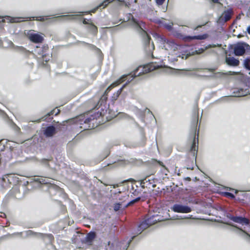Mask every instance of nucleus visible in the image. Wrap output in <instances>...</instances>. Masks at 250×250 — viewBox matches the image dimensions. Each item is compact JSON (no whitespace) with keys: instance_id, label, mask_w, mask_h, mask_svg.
Wrapping results in <instances>:
<instances>
[{"instance_id":"nucleus-1","label":"nucleus","mask_w":250,"mask_h":250,"mask_svg":"<svg viewBox=\"0 0 250 250\" xmlns=\"http://www.w3.org/2000/svg\"><path fill=\"white\" fill-rule=\"evenodd\" d=\"M159 67V65L153 63H149L144 66H140L135 69L130 74L123 75L120 79L111 84L106 89L105 92H108L112 88L118 85L123 82L126 81V83L122 86L114 94L112 98L116 100L120 95L122 90L125 85L131 82L134 78L140 76L142 74L147 73L153 71Z\"/></svg>"},{"instance_id":"nucleus-2","label":"nucleus","mask_w":250,"mask_h":250,"mask_svg":"<svg viewBox=\"0 0 250 250\" xmlns=\"http://www.w3.org/2000/svg\"><path fill=\"white\" fill-rule=\"evenodd\" d=\"M156 40L159 46L168 52L169 55L174 56L178 60V58L186 59L187 55L182 54L180 51L181 46L176 43L173 40H167L164 36L156 35Z\"/></svg>"},{"instance_id":"nucleus-3","label":"nucleus","mask_w":250,"mask_h":250,"mask_svg":"<svg viewBox=\"0 0 250 250\" xmlns=\"http://www.w3.org/2000/svg\"><path fill=\"white\" fill-rule=\"evenodd\" d=\"M127 19L130 24L139 31L142 36L145 49L148 53H151L154 49V45L153 42L150 43L151 38L144 29V23L134 19L132 15L130 13L127 14Z\"/></svg>"},{"instance_id":"nucleus-4","label":"nucleus","mask_w":250,"mask_h":250,"mask_svg":"<svg viewBox=\"0 0 250 250\" xmlns=\"http://www.w3.org/2000/svg\"><path fill=\"white\" fill-rule=\"evenodd\" d=\"M250 53V46L245 42H238L234 47V53L236 56H242Z\"/></svg>"},{"instance_id":"nucleus-5","label":"nucleus","mask_w":250,"mask_h":250,"mask_svg":"<svg viewBox=\"0 0 250 250\" xmlns=\"http://www.w3.org/2000/svg\"><path fill=\"white\" fill-rule=\"evenodd\" d=\"M209 71L211 74L208 76L215 79H226L228 76L233 75L235 73L234 72L231 71H228L227 72L217 71L216 68L215 67L210 68Z\"/></svg>"},{"instance_id":"nucleus-6","label":"nucleus","mask_w":250,"mask_h":250,"mask_svg":"<svg viewBox=\"0 0 250 250\" xmlns=\"http://www.w3.org/2000/svg\"><path fill=\"white\" fill-rule=\"evenodd\" d=\"M35 181L42 184L49 185L48 191L50 194H53V191H56L59 189V187L52 183L53 179L50 178L41 177L36 179Z\"/></svg>"},{"instance_id":"nucleus-7","label":"nucleus","mask_w":250,"mask_h":250,"mask_svg":"<svg viewBox=\"0 0 250 250\" xmlns=\"http://www.w3.org/2000/svg\"><path fill=\"white\" fill-rule=\"evenodd\" d=\"M172 211L177 213H188L192 211L190 207L187 205H184L180 203L174 204L171 208Z\"/></svg>"},{"instance_id":"nucleus-8","label":"nucleus","mask_w":250,"mask_h":250,"mask_svg":"<svg viewBox=\"0 0 250 250\" xmlns=\"http://www.w3.org/2000/svg\"><path fill=\"white\" fill-rule=\"evenodd\" d=\"M220 222L226 224L227 225L230 226L233 228H234L237 229V230L234 229L233 231H235L238 234L242 236L246 241L250 242V234L247 232L245 230H243L242 229L238 227L237 225H234L232 223L228 222L225 223L223 221H221Z\"/></svg>"},{"instance_id":"nucleus-9","label":"nucleus","mask_w":250,"mask_h":250,"mask_svg":"<svg viewBox=\"0 0 250 250\" xmlns=\"http://www.w3.org/2000/svg\"><path fill=\"white\" fill-rule=\"evenodd\" d=\"M226 216L228 218H229L233 222L241 224L242 225L248 226L250 225V223L249 219L245 217L237 216H234L232 215L230 213H227Z\"/></svg>"},{"instance_id":"nucleus-10","label":"nucleus","mask_w":250,"mask_h":250,"mask_svg":"<svg viewBox=\"0 0 250 250\" xmlns=\"http://www.w3.org/2000/svg\"><path fill=\"white\" fill-rule=\"evenodd\" d=\"M28 38L32 42L35 43L42 42L43 40V36L34 31L30 30L27 33Z\"/></svg>"},{"instance_id":"nucleus-11","label":"nucleus","mask_w":250,"mask_h":250,"mask_svg":"<svg viewBox=\"0 0 250 250\" xmlns=\"http://www.w3.org/2000/svg\"><path fill=\"white\" fill-rule=\"evenodd\" d=\"M140 185L143 188L153 189L155 187L154 180L150 176L146 177L141 181Z\"/></svg>"},{"instance_id":"nucleus-12","label":"nucleus","mask_w":250,"mask_h":250,"mask_svg":"<svg viewBox=\"0 0 250 250\" xmlns=\"http://www.w3.org/2000/svg\"><path fill=\"white\" fill-rule=\"evenodd\" d=\"M233 94L234 97H242L250 94V88L247 85L243 87L235 88L233 90Z\"/></svg>"},{"instance_id":"nucleus-13","label":"nucleus","mask_w":250,"mask_h":250,"mask_svg":"<svg viewBox=\"0 0 250 250\" xmlns=\"http://www.w3.org/2000/svg\"><path fill=\"white\" fill-rule=\"evenodd\" d=\"M140 200V197H138L136 198V199L129 201L127 204H125L124 202L116 203L114 204V207H113L114 210L115 211H117L119 210L120 208L124 209L125 208H126L128 206L132 205L134 203L139 201Z\"/></svg>"},{"instance_id":"nucleus-14","label":"nucleus","mask_w":250,"mask_h":250,"mask_svg":"<svg viewBox=\"0 0 250 250\" xmlns=\"http://www.w3.org/2000/svg\"><path fill=\"white\" fill-rule=\"evenodd\" d=\"M232 11L230 9L225 11L219 17L218 22L219 23L225 22L231 19Z\"/></svg>"},{"instance_id":"nucleus-15","label":"nucleus","mask_w":250,"mask_h":250,"mask_svg":"<svg viewBox=\"0 0 250 250\" xmlns=\"http://www.w3.org/2000/svg\"><path fill=\"white\" fill-rule=\"evenodd\" d=\"M180 37L185 41L188 42L190 41L193 40H202L206 39L208 37V35L207 34H204L201 35H197V36H182L181 35Z\"/></svg>"},{"instance_id":"nucleus-16","label":"nucleus","mask_w":250,"mask_h":250,"mask_svg":"<svg viewBox=\"0 0 250 250\" xmlns=\"http://www.w3.org/2000/svg\"><path fill=\"white\" fill-rule=\"evenodd\" d=\"M198 140H196L195 136H194L192 145L190 149V153L192 155L193 158L196 160L197 153L198 151Z\"/></svg>"},{"instance_id":"nucleus-17","label":"nucleus","mask_w":250,"mask_h":250,"mask_svg":"<svg viewBox=\"0 0 250 250\" xmlns=\"http://www.w3.org/2000/svg\"><path fill=\"white\" fill-rule=\"evenodd\" d=\"M82 16L80 14L65 15L54 17L53 19L59 18L63 20H80Z\"/></svg>"},{"instance_id":"nucleus-18","label":"nucleus","mask_w":250,"mask_h":250,"mask_svg":"<svg viewBox=\"0 0 250 250\" xmlns=\"http://www.w3.org/2000/svg\"><path fill=\"white\" fill-rule=\"evenodd\" d=\"M18 178L14 174L9 173L3 175V180H7L10 184L15 183L18 181Z\"/></svg>"},{"instance_id":"nucleus-19","label":"nucleus","mask_w":250,"mask_h":250,"mask_svg":"<svg viewBox=\"0 0 250 250\" xmlns=\"http://www.w3.org/2000/svg\"><path fill=\"white\" fill-rule=\"evenodd\" d=\"M56 133V128L53 126H49L44 130V134L47 137L53 136Z\"/></svg>"},{"instance_id":"nucleus-20","label":"nucleus","mask_w":250,"mask_h":250,"mask_svg":"<svg viewBox=\"0 0 250 250\" xmlns=\"http://www.w3.org/2000/svg\"><path fill=\"white\" fill-rule=\"evenodd\" d=\"M226 62L228 65L233 66H237L239 64V61L234 57H226Z\"/></svg>"},{"instance_id":"nucleus-21","label":"nucleus","mask_w":250,"mask_h":250,"mask_svg":"<svg viewBox=\"0 0 250 250\" xmlns=\"http://www.w3.org/2000/svg\"><path fill=\"white\" fill-rule=\"evenodd\" d=\"M194 69H176L175 73L179 75H197V74L195 73H188V72L194 70Z\"/></svg>"},{"instance_id":"nucleus-22","label":"nucleus","mask_w":250,"mask_h":250,"mask_svg":"<svg viewBox=\"0 0 250 250\" xmlns=\"http://www.w3.org/2000/svg\"><path fill=\"white\" fill-rule=\"evenodd\" d=\"M146 220L147 221V223L149 224L150 226L158 222L161 221V219L160 216L157 214L156 215H152L146 219Z\"/></svg>"},{"instance_id":"nucleus-23","label":"nucleus","mask_w":250,"mask_h":250,"mask_svg":"<svg viewBox=\"0 0 250 250\" xmlns=\"http://www.w3.org/2000/svg\"><path fill=\"white\" fill-rule=\"evenodd\" d=\"M149 226L150 225L147 223L146 220L142 222L139 226L138 228V232L139 234H140L143 231L148 228Z\"/></svg>"},{"instance_id":"nucleus-24","label":"nucleus","mask_w":250,"mask_h":250,"mask_svg":"<svg viewBox=\"0 0 250 250\" xmlns=\"http://www.w3.org/2000/svg\"><path fill=\"white\" fill-rule=\"evenodd\" d=\"M15 50L25 56H28L29 54L31 53V52L26 50L25 48H24L22 46H17L15 47Z\"/></svg>"},{"instance_id":"nucleus-25","label":"nucleus","mask_w":250,"mask_h":250,"mask_svg":"<svg viewBox=\"0 0 250 250\" xmlns=\"http://www.w3.org/2000/svg\"><path fill=\"white\" fill-rule=\"evenodd\" d=\"M95 233L91 231L86 235L85 238V241L87 243H91L94 239L95 238Z\"/></svg>"},{"instance_id":"nucleus-26","label":"nucleus","mask_w":250,"mask_h":250,"mask_svg":"<svg viewBox=\"0 0 250 250\" xmlns=\"http://www.w3.org/2000/svg\"><path fill=\"white\" fill-rule=\"evenodd\" d=\"M87 28L89 30V31L93 35L97 34L98 32V28L97 27L92 23H89V25H88Z\"/></svg>"},{"instance_id":"nucleus-27","label":"nucleus","mask_w":250,"mask_h":250,"mask_svg":"<svg viewBox=\"0 0 250 250\" xmlns=\"http://www.w3.org/2000/svg\"><path fill=\"white\" fill-rule=\"evenodd\" d=\"M60 112V110L58 109H54L53 110H52V111H51L50 112L48 113L44 117H43V120H46L47 119V117L51 116V115H57Z\"/></svg>"},{"instance_id":"nucleus-28","label":"nucleus","mask_w":250,"mask_h":250,"mask_svg":"<svg viewBox=\"0 0 250 250\" xmlns=\"http://www.w3.org/2000/svg\"><path fill=\"white\" fill-rule=\"evenodd\" d=\"M10 184V183H8V182H7V180H3V176L2 177L1 179H0V186L1 188H6L9 187Z\"/></svg>"},{"instance_id":"nucleus-29","label":"nucleus","mask_w":250,"mask_h":250,"mask_svg":"<svg viewBox=\"0 0 250 250\" xmlns=\"http://www.w3.org/2000/svg\"><path fill=\"white\" fill-rule=\"evenodd\" d=\"M135 237V236H133L131 238V239H129L127 241H125L123 242V245L122 246L123 250H126L127 249L132 240Z\"/></svg>"},{"instance_id":"nucleus-30","label":"nucleus","mask_w":250,"mask_h":250,"mask_svg":"<svg viewBox=\"0 0 250 250\" xmlns=\"http://www.w3.org/2000/svg\"><path fill=\"white\" fill-rule=\"evenodd\" d=\"M34 51L35 53L42 56L44 53L42 47L39 46H36L34 48Z\"/></svg>"},{"instance_id":"nucleus-31","label":"nucleus","mask_w":250,"mask_h":250,"mask_svg":"<svg viewBox=\"0 0 250 250\" xmlns=\"http://www.w3.org/2000/svg\"><path fill=\"white\" fill-rule=\"evenodd\" d=\"M243 64L246 69L250 70V59L247 58L244 60Z\"/></svg>"},{"instance_id":"nucleus-32","label":"nucleus","mask_w":250,"mask_h":250,"mask_svg":"<svg viewBox=\"0 0 250 250\" xmlns=\"http://www.w3.org/2000/svg\"><path fill=\"white\" fill-rule=\"evenodd\" d=\"M163 25L168 30L170 31L172 29L173 23L172 22H165L163 23Z\"/></svg>"},{"instance_id":"nucleus-33","label":"nucleus","mask_w":250,"mask_h":250,"mask_svg":"<svg viewBox=\"0 0 250 250\" xmlns=\"http://www.w3.org/2000/svg\"><path fill=\"white\" fill-rule=\"evenodd\" d=\"M48 16H40V17H32L33 20H34V18H36V20L38 21H43L46 20L48 19L47 18Z\"/></svg>"},{"instance_id":"nucleus-34","label":"nucleus","mask_w":250,"mask_h":250,"mask_svg":"<svg viewBox=\"0 0 250 250\" xmlns=\"http://www.w3.org/2000/svg\"><path fill=\"white\" fill-rule=\"evenodd\" d=\"M42 59L43 61H44L45 63H47V62L49 60V58H47L46 55L45 54L42 55ZM46 63H43V65H45Z\"/></svg>"},{"instance_id":"nucleus-35","label":"nucleus","mask_w":250,"mask_h":250,"mask_svg":"<svg viewBox=\"0 0 250 250\" xmlns=\"http://www.w3.org/2000/svg\"><path fill=\"white\" fill-rule=\"evenodd\" d=\"M83 22L84 24H88V25H89V23H92L91 19L87 20L86 19H83Z\"/></svg>"},{"instance_id":"nucleus-36","label":"nucleus","mask_w":250,"mask_h":250,"mask_svg":"<svg viewBox=\"0 0 250 250\" xmlns=\"http://www.w3.org/2000/svg\"><path fill=\"white\" fill-rule=\"evenodd\" d=\"M94 118L92 119L91 118H87L84 120V123L89 124L92 121H94Z\"/></svg>"},{"instance_id":"nucleus-37","label":"nucleus","mask_w":250,"mask_h":250,"mask_svg":"<svg viewBox=\"0 0 250 250\" xmlns=\"http://www.w3.org/2000/svg\"><path fill=\"white\" fill-rule=\"evenodd\" d=\"M121 28H122V26H120V24L116 25L112 28V29L113 31H117V30L121 29Z\"/></svg>"},{"instance_id":"nucleus-38","label":"nucleus","mask_w":250,"mask_h":250,"mask_svg":"<svg viewBox=\"0 0 250 250\" xmlns=\"http://www.w3.org/2000/svg\"><path fill=\"white\" fill-rule=\"evenodd\" d=\"M22 19H23V18H21V17L16 18L13 20V22H21V21H23Z\"/></svg>"},{"instance_id":"nucleus-39","label":"nucleus","mask_w":250,"mask_h":250,"mask_svg":"<svg viewBox=\"0 0 250 250\" xmlns=\"http://www.w3.org/2000/svg\"><path fill=\"white\" fill-rule=\"evenodd\" d=\"M50 163V160H43V163L45 165H46L49 167H51Z\"/></svg>"},{"instance_id":"nucleus-40","label":"nucleus","mask_w":250,"mask_h":250,"mask_svg":"<svg viewBox=\"0 0 250 250\" xmlns=\"http://www.w3.org/2000/svg\"><path fill=\"white\" fill-rule=\"evenodd\" d=\"M165 0H156V3L158 5H162Z\"/></svg>"},{"instance_id":"nucleus-41","label":"nucleus","mask_w":250,"mask_h":250,"mask_svg":"<svg viewBox=\"0 0 250 250\" xmlns=\"http://www.w3.org/2000/svg\"><path fill=\"white\" fill-rule=\"evenodd\" d=\"M22 129H24L25 130H29L30 128V127L28 125H23L22 126Z\"/></svg>"},{"instance_id":"nucleus-42","label":"nucleus","mask_w":250,"mask_h":250,"mask_svg":"<svg viewBox=\"0 0 250 250\" xmlns=\"http://www.w3.org/2000/svg\"><path fill=\"white\" fill-rule=\"evenodd\" d=\"M191 217H192V215H189L188 216H185L183 218H180V219H191V218H192ZM178 219H180V218H178Z\"/></svg>"},{"instance_id":"nucleus-43","label":"nucleus","mask_w":250,"mask_h":250,"mask_svg":"<svg viewBox=\"0 0 250 250\" xmlns=\"http://www.w3.org/2000/svg\"><path fill=\"white\" fill-rule=\"evenodd\" d=\"M227 195H229V196H230L232 198H234V195L231 193L228 192V193H227Z\"/></svg>"},{"instance_id":"nucleus-44","label":"nucleus","mask_w":250,"mask_h":250,"mask_svg":"<svg viewBox=\"0 0 250 250\" xmlns=\"http://www.w3.org/2000/svg\"><path fill=\"white\" fill-rule=\"evenodd\" d=\"M209 69H210V68H208V69H206V70H207V72L208 73V74H207V75H204V76H205V77H208V76L210 75H211V73L209 71ZM208 77H209V76H208Z\"/></svg>"},{"instance_id":"nucleus-45","label":"nucleus","mask_w":250,"mask_h":250,"mask_svg":"<svg viewBox=\"0 0 250 250\" xmlns=\"http://www.w3.org/2000/svg\"><path fill=\"white\" fill-rule=\"evenodd\" d=\"M247 32L250 35V25L247 28Z\"/></svg>"},{"instance_id":"nucleus-46","label":"nucleus","mask_w":250,"mask_h":250,"mask_svg":"<svg viewBox=\"0 0 250 250\" xmlns=\"http://www.w3.org/2000/svg\"><path fill=\"white\" fill-rule=\"evenodd\" d=\"M111 186H112V188H115L116 187H117L118 186V185H111Z\"/></svg>"},{"instance_id":"nucleus-47","label":"nucleus","mask_w":250,"mask_h":250,"mask_svg":"<svg viewBox=\"0 0 250 250\" xmlns=\"http://www.w3.org/2000/svg\"><path fill=\"white\" fill-rule=\"evenodd\" d=\"M214 3H218L219 0H211Z\"/></svg>"},{"instance_id":"nucleus-48","label":"nucleus","mask_w":250,"mask_h":250,"mask_svg":"<svg viewBox=\"0 0 250 250\" xmlns=\"http://www.w3.org/2000/svg\"><path fill=\"white\" fill-rule=\"evenodd\" d=\"M109 154V152L107 151L106 152V155H105V156L104 157V158L106 157H107Z\"/></svg>"},{"instance_id":"nucleus-49","label":"nucleus","mask_w":250,"mask_h":250,"mask_svg":"<svg viewBox=\"0 0 250 250\" xmlns=\"http://www.w3.org/2000/svg\"><path fill=\"white\" fill-rule=\"evenodd\" d=\"M88 45H89V46H90L91 47H92L93 48L95 47V46L94 45H92V44H89Z\"/></svg>"},{"instance_id":"nucleus-50","label":"nucleus","mask_w":250,"mask_h":250,"mask_svg":"<svg viewBox=\"0 0 250 250\" xmlns=\"http://www.w3.org/2000/svg\"><path fill=\"white\" fill-rule=\"evenodd\" d=\"M201 26H202L201 25H199V26H197L196 28H195L194 30H197L198 28L201 27Z\"/></svg>"},{"instance_id":"nucleus-51","label":"nucleus","mask_w":250,"mask_h":250,"mask_svg":"<svg viewBox=\"0 0 250 250\" xmlns=\"http://www.w3.org/2000/svg\"><path fill=\"white\" fill-rule=\"evenodd\" d=\"M4 216H5V214L4 213H1V215H0V217H3Z\"/></svg>"},{"instance_id":"nucleus-52","label":"nucleus","mask_w":250,"mask_h":250,"mask_svg":"<svg viewBox=\"0 0 250 250\" xmlns=\"http://www.w3.org/2000/svg\"><path fill=\"white\" fill-rule=\"evenodd\" d=\"M47 248H52L53 246L51 245H49L47 246Z\"/></svg>"},{"instance_id":"nucleus-53","label":"nucleus","mask_w":250,"mask_h":250,"mask_svg":"<svg viewBox=\"0 0 250 250\" xmlns=\"http://www.w3.org/2000/svg\"><path fill=\"white\" fill-rule=\"evenodd\" d=\"M89 12H85L84 13H88ZM79 13H83L84 12H78Z\"/></svg>"},{"instance_id":"nucleus-54","label":"nucleus","mask_w":250,"mask_h":250,"mask_svg":"<svg viewBox=\"0 0 250 250\" xmlns=\"http://www.w3.org/2000/svg\"><path fill=\"white\" fill-rule=\"evenodd\" d=\"M160 165H162L163 167H164L163 165H162V163L159 162Z\"/></svg>"},{"instance_id":"nucleus-55","label":"nucleus","mask_w":250,"mask_h":250,"mask_svg":"<svg viewBox=\"0 0 250 250\" xmlns=\"http://www.w3.org/2000/svg\"><path fill=\"white\" fill-rule=\"evenodd\" d=\"M123 115L125 117L127 115L123 113Z\"/></svg>"},{"instance_id":"nucleus-56","label":"nucleus","mask_w":250,"mask_h":250,"mask_svg":"<svg viewBox=\"0 0 250 250\" xmlns=\"http://www.w3.org/2000/svg\"><path fill=\"white\" fill-rule=\"evenodd\" d=\"M103 98H104V97H103ZM102 100H103V98H102L101 99L100 101H102Z\"/></svg>"},{"instance_id":"nucleus-57","label":"nucleus","mask_w":250,"mask_h":250,"mask_svg":"<svg viewBox=\"0 0 250 250\" xmlns=\"http://www.w3.org/2000/svg\"><path fill=\"white\" fill-rule=\"evenodd\" d=\"M187 168H188V169H192V168H193V167H192V168H190V167H188Z\"/></svg>"},{"instance_id":"nucleus-58","label":"nucleus","mask_w":250,"mask_h":250,"mask_svg":"<svg viewBox=\"0 0 250 250\" xmlns=\"http://www.w3.org/2000/svg\"><path fill=\"white\" fill-rule=\"evenodd\" d=\"M17 128H18V129L19 130H20V128L19 127H17Z\"/></svg>"},{"instance_id":"nucleus-59","label":"nucleus","mask_w":250,"mask_h":250,"mask_svg":"<svg viewBox=\"0 0 250 250\" xmlns=\"http://www.w3.org/2000/svg\"><path fill=\"white\" fill-rule=\"evenodd\" d=\"M125 5H126V6H128V5L127 4V3H125Z\"/></svg>"},{"instance_id":"nucleus-60","label":"nucleus","mask_w":250,"mask_h":250,"mask_svg":"<svg viewBox=\"0 0 250 250\" xmlns=\"http://www.w3.org/2000/svg\"><path fill=\"white\" fill-rule=\"evenodd\" d=\"M119 0V1H122V0Z\"/></svg>"},{"instance_id":"nucleus-61","label":"nucleus","mask_w":250,"mask_h":250,"mask_svg":"<svg viewBox=\"0 0 250 250\" xmlns=\"http://www.w3.org/2000/svg\"><path fill=\"white\" fill-rule=\"evenodd\" d=\"M249 74L250 75V72L249 73Z\"/></svg>"},{"instance_id":"nucleus-62","label":"nucleus","mask_w":250,"mask_h":250,"mask_svg":"<svg viewBox=\"0 0 250 250\" xmlns=\"http://www.w3.org/2000/svg\"><path fill=\"white\" fill-rule=\"evenodd\" d=\"M52 250H54L53 249H52Z\"/></svg>"}]
</instances>
